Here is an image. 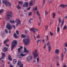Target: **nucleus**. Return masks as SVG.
<instances>
[{
	"instance_id": "1",
	"label": "nucleus",
	"mask_w": 67,
	"mask_h": 67,
	"mask_svg": "<svg viewBox=\"0 0 67 67\" xmlns=\"http://www.w3.org/2000/svg\"><path fill=\"white\" fill-rule=\"evenodd\" d=\"M23 42L26 45H27L30 44V38L29 36H27V39L24 38L23 40Z\"/></svg>"
},
{
	"instance_id": "2",
	"label": "nucleus",
	"mask_w": 67,
	"mask_h": 67,
	"mask_svg": "<svg viewBox=\"0 0 67 67\" xmlns=\"http://www.w3.org/2000/svg\"><path fill=\"white\" fill-rule=\"evenodd\" d=\"M2 2L5 4L6 7H10L11 4L10 2H7V0H3Z\"/></svg>"
},
{
	"instance_id": "3",
	"label": "nucleus",
	"mask_w": 67,
	"mask_h": 67,
	"mask_svg": "<svg viewBox=\"0 0 67 67\" xmlns=\"http://www.w3.org/2000/svg\"><path fill=\"white\" fill-rule=\"evenodd\" d=\"M17 44V41L16 40H14L13 41L12 43V46L11 47V50H13L15 46V45H16Z\"/></svg>"
},
{
	"instance_id": "4",
	"label": "nucleus",
	"mask_w": 67,
	"mask_h": 67,
	"mask_svg": "<svg viewBox=\"0 0 67 67\" xmlns=\"http://www.w3.org/2000/svg\"><path fill=\"white\" fill-rule=\"evenodd\" d=\"M33 54L35 59L37 57V56H38V53H37V50H36L33 52Z\"/></svg>"
},
{
	"instance_id": "5",
	"label": "nucleus",
	"mask_w": 67,
	"mask_h": 67,
	"mask_svg": "<svg viewBox=\"0 0 67 67\" xmlns=\"http://www.w3.org/2000/svg\"><path fill=\"white\" fill-rule=\"evenodd\" d=\"M30 31H32L33 33H36V31H37V32H38V30L37 29L35 28L34 27H32V28H30Z\"/></svg>"
},
{
	"instance_id": "6",
	"label": "nucleus",
	"mask_w": 67,
	"mask_h": 67,
	"mask_svg": "<svg viewBox=\"0 0 67 67\" xmlns=\"http://www.w3.org/2000/svg\"><path fill=\"white\" fill-rule=\"evenodd\" d=\"M16 23V26H18L19 24H21V21L18 19H16L15 21Z\"/></svg>"
},
{
	"instance_id": "7",
	"label": "nucleus",
	"mask_w": 67,
	"mask_h": 67,
	"mask_svg": "<svg viewBox=\"0 0 67 67\" xmlns=\"http://www.w3.org/2000/svg\"><path fill=\"white\" fill-rule=\"evenodd\" d=\"M26 59L27 62H30V61H31L32 59V56H28L26 57Z\"/></svg>"
},
{
	"instance_id": "8",
	"label": "nucleus",
	"mask_w": 67,
	"mask_h": 67,
	"mask_svg": "<svg viewBox=\"0 0 67 67\" xmlns=\"http://www.w3.org/2000/svg\"><path fill=\"white\" fill-rule=\"evenodd\" d=\"M13 14L12 13V12H10L9 13V14H7V19L8 20H10V17L11 18L12 17V15Z\"/></svg>"
},
{
	"instance_id": "9",
	"label": "nucleus",
	"mask_w": 67,
	"mask_h": 67,
	"mask_svg": "<svg viewBox=\"0 0 67 67\" xmlns=\"http://www.w3.org/2000/svg\"><path fill=\"white\" fill-rule=\"evenodd\" d=\"M50 43V42L49 41L47 43V45L48 46V51L49 52H51V46L50 45H49V44Z\"/></svg>"
},
{
	"instance_id": "10",
	"label": "nucleus",
	"mask_w": 67,
	"mask_h": 67,
	"mask_svg": "<svg viewBox=\"0 0 67 67\" xmlns=\"http://www.w3.org/2000/svg\"><path fill=\"white\" fill-rule=\"evenodd\" d=\"M6 27L9 30H10L11 29V25L9 23H8Z\"/></svg>"
},
{
	"instance_id": "11",
	"label": "nucleus",
	"mask_w": 67,
	"mask_h": 67,
	"mask_svg": "<svg viewBox=\"0 0 67 67\" xmlns=\"http://www.w3.org/2000/svg\"><path fill=\"white\" fill-rule=\"evenodd\" d=\"M21 62L20 61H18L17 65H20V67H23V64H21Z\"/></svg>"
},
{
	"instance_id": "12",
	"label": "nucleus",
	"mask_w": 67,
	"mask_h": 67,
	"mask_svg": "<svg viewBox=\"0 0 67 67\" xmlns=\"http://www.w3.org/2000/svg\"><path fill=\"white\" fill-rule=\"evenodd\" d=\"M25 3L26 5L24 4L23 6V7H28V3L25 2Z\"/></svg>"
},
{
	"instance_id": "13",
	"label": "nucleus",
	"mask_w": 67,
	"mask_h": 67,
	"mask_svg": "<svg viewBox=\"0 0 67 67\" xmlns=\"http://www.w3.org/2000/svg\"><path fill=\"white\" fill-rule=\"evenodd\" d=\"M8 50V48H7L5 47L2 49L3 52H5Z\"/></svg>"
},
{
	"instance_id": "14",
	"label": "nucleus",
	"mask_w": 67,
	"mask_h": 67,
	"mask_svg": "<svg viewBox=\"0 0 67 67\" xmlns=\"http://www.w3.org/2000/svg\"><path fill=\"white\" fill-rule=\"evenodd\" d=\"M2 58L0 59V60L2 59H3L4 58V56H5V54L3 53H2Z\"/></svg>"
},
{
	"instance_id": "15",
	"label": "nucleus",
	"mask_w": 67,
	"mask_h": 67,
	"mask_svg": "<svg viewBox=\"0 0 67 67\" xmlns=\"http://www.w3.org/2000/svg\"><path fill=\"white\" fill-rule=\"evenodd\" d=\"M24 53H29V50H27L26 48L25 47H24Z\"/></svg>"
},
{
	"instance_id": "16",
	"label": "nucleus",
	"mask_w": 67,
	"mask_h": 67,
	"mask_svg": "<svg viewBox=\"0 0 67 67\" xmlns=\"http://www.w3.org/2000/svg\"><path fill=\"white\" fill-rule=\"evenodd\" d=\"M55 53L56 54H59V49H56L55 51Z\"/></svg>"
},
{
	"instance_id": "17",
	"label": "nucleus",
	"mask_w": 67,
	"mask_h": 67,
	"mask_svg": "<svg viewBox=\"0 0 67 67\" xmlns=\"http://www.w3.org/2000/svg\"><path fill=\"white\" fill-rule=\"evenodd\" d=\"M11 56L10 55H9L8 56V58L9 60H10V61H12V58H11Z\"/></svg>"
},
{
	"instance_id": "18",
	"label": "nucleus",
	"mask_w": 67,
	"mask_h": 67,
	"mask_svg": "<svg viewBox=\"0 0 67 67\" xmlns=\"http://www.w3.org/2000/svg\"><path fill=\"white\" fill-rule=\"evenodd\" d=\"M9 41V39H6L4 41V44H5L7 42H8Z\"/></svg>"
},
{
	"instance_id": "19",
	"label": "nucleus",
	"mask_w": 67,
	"mask_h": 67,
	"mask_svg": "<svg viewBox=\"0 0 67 67\" xmlns=\"http://www.w3.org/2000/svg\"><path fill=\"white\" fill-rule=\"evenodd\" d=\"M67 5H64L63 4H61L60 5V7H62V8H65V7H67Z\"/></svg>"
},
{
	"instance_id": "20",
	"label": "nucleus",
	"mask_w": 67,
	"mask_h": 67,
	"mask_svg": "<svg viewBox=\"0 0 67 67\" xmlns=\"http://www.w3.org/2000/svg\"><path fill=\"white\" fill-rule=\"evenodd\" d=\"M33 5V1H31L29 3V5L30 6H31Z\"/></svg>"
},
{
	"instance_id": "21",
	"label": "nucleus",
	"mask_w": 67,
	"mask_h": 67,
	"mask_svg": "<svg viewBox=\"0 0 67 67\" xmlns=\"http://www.w3.org/2000/svg\"><path fill=\"white\" fill-rule=\"evenodd\" d=\"M64 20H63L62 23L61 25V27H63V26L64 25Z\"/></svg>"
},
{
	"instance_id": "22",
	"label": "nucleus",
	"mask_w": 67,
	"mask_h": 67,
	"mask_svg": "<svg viewBox=\"0 0 67 67\" xmlns=\"http://www.w3.org/2000/svg\"><path fill=\"white\" fill-rule=\"evenodd\" d=\"M56 15V14L55 13H53V19H55V16Z\"/></svg>"
},
{
	"instance_id": "23",
	"label": "nucleus",
	"mask_w": 67,
	"mask_h": 67,
	"mask_svg": "<svg viewBox=\"0 0 67 67\" xmlns=\"http://www.w3.org/2000/svg\"><path fill=\"white\" fill-rule=\"evenodd\" d=\"M61 18H58V21H59V24L60 23H61V22H62V21H61Z\"/></svg>"
},
{
	"instance_id": "24",
	"label": "nucleus",
	"mask_w": 67,
	"mask_h": 67,
	"mask_svg": "<svg viewBox=\"0 0 67 67\" xmlns=\"http://www.w3.org/2000/svg\"><path fill=\"white\" fill-rule=\"evenodd\" d=\"M14 37H15V38H16V37H18V36H16V34H15V33H14Z\"/></svg>"
},
{
	"instance_id": "25",
	"label": "nucleus",
	"mask_w": 67,
	"mask_h": 67,
	"mask_svg": "<svg viewBox=\"0 0 67 67\" xmlns=\"http://www.w3.org/2000/svg\"><path fill=\"white\" fill-rule=\"evenodd\" d=\"M62 55V58L61 59L62 60V61H63L64 59H63V57H64V54H61Z\"/></svg>"
},
{
	"instance_id": "26",
	"label": "nucleus",
	"mask_w": 67,
	"mask_h": 67,
	"mask_svg": "<svg viewBox=\"0 0 67 67\" xmlns=\"http://www.w3.org/2000/svg\"><path fill=\"white\" fill-rule=\"evenodd\" d=\"M59 30H60V28L59 27H58L57 28V33H58L59 31Z\"/></svg>"
},
{
	"instance_id": "27",
	"label": "nucleus",
	"mask_w": 67,
	"mask_h": 67,
	"mask_svg": "<svg viewBox=\"0 0 67 67\" xmlns=\"http://www.w3.org/2000/svg\"><path fill=\"white\" fill-rule=\"evenodd\" d=\"M17 62L16 60V59H14L13 60V62L14 64H15V63H16Z\"/></svg>"
},
{
	"instance_id": "28",
	"label": "nucleus",
	"mask_w": 67,
	"mask_h": 67,
	"mask_svg": "<svg viewBox=\"0 0 67 67\" xmlns=\"http://www.w3.org/2000/svg\"><path fill=\"white\" fill-rule=\"evenodd\" d=\"M1 34L3 36L4 35V32L3 31H2L1 32Z\"/></svg>"
},
{
	"instance_id": "29",
	"label": "nucleus",
	"mask_w": 67,
	"mask_h": 67,
	"mask_svg": "<svg viewBox=\"0 0 67 67\" xmlns=\"http://www.w3.org/2000/svg\"><path fill=\"white\" fill-rule=\"evenodd\" d=\"M26 35L23 34H22L21 35L22 37H26Z\"/></svg>"
},
{
	"instance_id": "30",
	"label": "nucleus",
	"mask_w": 67,
	"mask_h": 67,
	"mask_svg": "<svg viewBox=\"0 0 67 67\" xmlns=\"http://www.w3.org/2000/svg\"><path fill=\"white\" fill-rule=\"evenodd\" d=\"M21 49H20V48H18V51L19 53H21Z\"/></svg>"
},
{
	"instance_id": "31",
	"label": "nucleus",
	"mask_w": 67,
	"mask_h": 67,
	"mask_svg": "<svg viewBox=\"0 0 67 67\" xmlns=\"http://www.w3.org/2000/svg\"><path fill=\"white\" fill-rule=\"evenodd\" d=\"M4 10L3 9H2L1 10H0V14L2 13V12H3Z\"/></svg>"
},
{
	"instance_id": "32",
	"label": "nucleus",
	"mask_w": 67,
	"mask_h": 67,
	"mask_svg": "<svg viewBox=\"0 0 67 67\" xmlns=\"http://www.w3.org/2000/svg\"><path fill=\"white\" fill-rule=\"evenodd\" d=\"M64 50H65V51H64V53H65V54H66V52H67V48H64Z\"/></svg>"
},
{
	"instance_id": "33",
	"label": "nucleus",
	"mask_w": 67,
	"mask_h": 67,
	"mask_svg": "<svg viewBox=\"0 0 67 67\" xmlns=\"http://www.w3.org/2000/svg\"><path fill=\"white\" fill-rule=\"evenodd\" d=\"M67 29V26L65 25L63 27V30H65V29Z\"/></svg>"
},
{
	"instance_id": "34",
	"label": "nucleus",
	"mask_w": 67,
	"mask_h": 67,
	"mask_svg": "<svg viewBox=\"0 0 67 67\" xmlns=\"http://www.w3.org/2000/svg\"><path fill=\"white\" fill-rule=\"evenodd\" d=\"M26 54H23L22 53H21L20 54V56H25V55Z\"/></svg>"
},
{
	"instance_id": "35",
	"label": "nucleus",
	"mask_w": 67,
	"mask_h": 67,
	"mask_svg": "<svg viewBox=\"0 0 67 67\" xmlns=\"http://www.w3.org/2000/svg\"><path fill=\"white\" fill-rule=\"evenodd\" d=\"M9 21L11 23H15L14 21V20H13L12 21Z\"/></svg>"
},
{
	"instance_id": "36",
	"label": "nucleus",
	"mask_w": 67,
	"mask_h": 67,
	"mask_svg": "<svg viewBox=\"0 0 67 67\" xmlns=\"http://www.w3.org/2000/svg\"><path fill=\"white\" fill-rule=\"evenodd\" d=\"M17 8L18 9H19L21 8V7H20V6L19 5H18L17 7Z\"/></svg>"
},
{
	"instance_id": "37",
	"label": "nucleus",
	"mask_w": 67,
	"mask_h": 67,
	"mask_svg": "<svg viewBox=\"0 0 67 67\" xmlns=\"http://www.w3.org/2000/svg\"><path fill=\"white\" fill-rule=\"evenodd\" d=\"M36 13L38 16H40V14L39 13V12L38 11Z\"/></svg>"
},
{
	"instance_id": "38",
	"label": "nucleus",
	"mask_w": 67,
	"mask_h": 67,
	"mask_svg": "<svg viewBox=\"0 0 67 67\" xmlns=\"http://www.w3.org/2000/svg\"><path fill=\"white\" fill-rule=\"evenodd\" d=\"M32 15V12H30L29 14V16H30V15Z\"/></svg>"
},
{
	"instance_id": "39",
	"label": "nucleus",
	"mask_w": 67,
	"mask_h": 67,
	"mask_svg": "<svg viewBox=\"0 0 67 67\" xmlns=\"http://www.w3.org/2000/svg\"><path fill=\"white\" fill-rule=\"evenodd\" d=\"M40 35L38 34L37 36V38H40Z\"/></svg>"
},
{
	"instance_id": "40",
	"label": "nucleus",
	"mask_w": 67,
	"mask_h": 67,
	"mask_svg": "<svg viewBox=\"0 0 67 67\" xmlns=\"http://www.w3.org/2000/svg\"><path fill=\"white\" fill-rule=\"evenodd\" d=\"M23 2H21V1H19V4H21L23 3Z\"/></svg>"
},
{
	"instance_id": "41",
	"label": "nucleus",
	"mask_w": 67,
	"mask_h": 67,
	"mask_svg": "<svg viewBox=\"0 0 67 67\" xmlns=\"http://www.w3.org/2000/svg\"><path fill=\"white\" fill-rule=\"evenodd\" d=\"M45 0H43V5H44L45 4Z\"/></svg>"
},
{
	"instance_id": "42",
	"label": "nucleus",
	"mask_w": 67,
	"mask_h": 67,
	"mask_svg": "<svg viewBox=\"0 0 67 67\" xmlns=\"http://www.w3.org/2000/svg\"><path fill=\"white\" fill-rule=\"evenodd\" d=\"M49 33H50V34L51 35V36H53V34L52 33V32L51 31Z\"/></svg>"
},
{
	"instance_id": "43",
	"label": "nucleus",
	"mask_w": 67,
	"mask_h": 67,
	"mask_svg": "<svg viewBox=\"0 0 67 67\" xmlns=\"http://www.w3.org/2000/svg\"><path fill=\"white\" fill-rule=\"evenodd\" d=\"M16 33H17V35H19V31H18V30H16Z\"/></svg>"
},
{
	"instance_id": "44",
	"label": "nucleus",
	"mask_w": 67,
	"mask_h": 67,
	"mask_svg": "<svg viewBox=\"0 0 67 67\" xmlns=\"http://www.w3.org/2000/svg\"><path fill=\"white\" fill-rule=\"evenodd\" d=\"M34 38L35 40H36V37L35 36V35H34Z\"/></svg>"
},
{
	"instance_id": "45",
	"label": "nucleus",
	"mask_w": 67,
	"mask_h": 67,
	"mask_svg": "<svg viewBox=\"0 0 67 67\" xmlns=\"http://www.w3.org/2000/svg\"><path fill=\"white\" fill-rule=\"evenodd\" d=\"M37 10V7H36V8L34 9V10L35 11H36Z\"/></svg>"
},
{
	"instance_id": "46",
	"label": "nucleus",
	"mask_w": 67,
	"mask_h": 67,
	"mask_svg": "<svg viewBox=\"0 0 67 67\" xmlns=\"http://www.w3.org/2000/svg\"><path fill=\"white\" fill-rule=\"evenodd\" d=\"M37 63H38V62H39V58H38L37 59Z\"/></svg>"
},
{
	"instance_id": "47",
	"label": "nucleus",
	"mask_w": 67,
	"mask_h": 67,
	"mask_svg": "<svg viewBox=\"0 0 67 67\" xmlns=\"http://www.w3.org/2000/svg\"><path fill=\"white\" fill-rule=\"evenodd\" d=\"M64 45H65V47H67V43H65L64 44Z\"/></svg>"
},
{
	"instance_id": "48",
	"label": "nucleus",
	"mask_w": 67,
	"mask_h": 67,
	"mask_svg": "<svg viewBox=\"0 0 67 67\" xmlns=\"http://www.w3.org/2000/svg\"><path fill=\"white\" fill-rule=\"evenodd\" d=\"M46 30H47V28H48V26L47 25L45 27Z\"/></svg>"
},
{
	"instance_id": "49",
	"label": "nucleus",
	"mask_w": 67,
	"mask_h": 67,
	"mask_svg": "<svg viewBox=\"0 0 67 67\" xmlns=\"http://www.w3.org/2000/svg\"><path fill=\"white\" fill-rule=\"evenodd\" d=\"M20 48V49H23V47L20 46V48Z\"/></svg>"
},
{
	"instance_id": "50",
	"label": "nucleus",
	"mask_w": 67,
	"mask_h": 67,
	"mask_svg": "<svg viewBox=\"0 0 67 67\" xmlns=\"http://www.w3.org/2000/svg\"><path fill=\"white\" fill-rule=\"evenodd\" d=\"M46 15L48 14V12H46V11H45Z\"/></svg>"
},
{
	"instance_id": "51",
	"label": "nucleus",
	"mask_w": 67,
	"mask_h": 67,
	"mask_svg": "<svg viewBox=\"0 0 67 67\" xmlns=\"http://www.w3.org/2000/svg\"><path fill=\"white\" fill-rule=\"evenodd\" d=\"M5 31L6 33H8V30L6 29H5Z\"/></svg>"
},
{
	"instance_id": "52",
	"label": "nucleus",
	"mask_w": 67,
	"mask_h": 67,
	"mask_svg": "<svg viewBox=\"0 0 67 67\" xmlns=\"http://www.w3.org/2000/svg\"><path fill=\"white\" fill-rule=\"evenodd\" d=\"M41 42V40H38V41H37V43H38V42Z\"/></svg>"
},
{
	"instance_id": "53",
	"label": "nucleus",
	"mask_w": 67,
	"mask_h": 67,
	"mask_svg": "<svg viewBox=\"0 0 67 67\" xmlns=\"http://www.w3.org/2000/svg\"><path fill=\"white\" fill-rule=\"evenodd\" d=\"M30 7H29L27 9V10H29L30 9Z\"/></svg>"
},
{
	"instance_id": "54",
	"label": "nucleus",
	"mask_w": 67,
	"mask_h": 67,
	"mask_svg": "<svg viewBox=\"0 0 67 67\" xmlns=\"http://www.w3.org/2000/svg\"><path fill=\"white\" fill-rule=\"evenodd\" d=\"M46 37L47 39V41H48V36H47Z\"/></svg>"
},
{
	"instance_id": "55",
	"label": "nucleus",
	"mask_w": 67,
	"mask_h": 67,
	"mask_svg": "<svg viewBox=\"0 0 67 67\" xmlns=\"http://www.w3.org/2000/svg\"><path fill=\"white\" fill-rule=\"evenodd\" d=\"M42 41L43 42V43H44L45 42V40H44V39H43L42 40Z\"/></svg>"
},
{
	"instance_id": "56",
	"label": "nucleus",
	"mask_w": 67,
	"mask_h": 67,
	"mask_svg": "<svg viewBox=\"0 0 67 67\" xmlns=\"http://www.w3.org/2000/svg\"><path fill=\"white\" fill-rule=\"evenodd\" d=\"M59 59V57H58V56H57V59Z\"/></svg>"
},
{
	"instance_id": "57",
	"label": "nucleus",
	"mask_w": 67,
	"mask_h": 67,
	"mask_svg": "<svg viewBox=\"0 0 67 67\" xmlns=\"http://www.w3.org/2000/svg\"><path fill=\"white\" fill-rule=\"evenodd\" d=\"M45 48H46V45H45H45L44 46V47H43V48H44V49H45Z\"/></svg>"
},
{
	"instance_id": "58",
	"label": "nucleus",
	"mask_w": 67,
	"mask_h": 67,
	"mask_svg": "<svg viewBox=\"0 0 67 67\" xmlns=\"http://www.w3.org/2000/svg\"><path fill=\"white\" fill-rule=\"evenodd\" d=\"M63 67H67V66H66V65H65V64L64 65H63Z\"/></svg>"
},
{
	"instance_id": "59",
	"label": "nucleus",
	"mask_w": 67,
	"mask_h": 67,
	"mask_svg": "<svg viewBox=\"0 0 67 67\" xmlns=\"http://www.w3.org/2000/svg\"><path fill=\"white\" fill-rule=\"evenodd\" d=\"M48 3H51V1H48Z\"/></svg>"
},
{
	"instance_id": "60",
	"label": "nucleus",
	"mask_w": 67,
	"mask_h": 67,
	"mask_svg": "<svg viewBox=\"0 0 67 67\" xmlns=\"http://www.w3.org/2000/svg\"><path fill=\"white\" fill-rule=\"evenodd\" d=\"M6 46H7V47H9V45L8 44H6Z\"/></svg>"
},
{
	"instance_id": "61",
	"label": "nucleus",
	"mask_w": 67,
	"mask_h": 67,
	"mask_svg": "<svg viewBox=\"0 0 67 67\" xmlns=\"http://www.w3.org/2000/svg\"><path fill=\"white\" fill-rule=\"evenodd\" d=\"M21 16H23V14H21L20 15Z\"/></svg>"
},
{
	"instance_id": "62",
	"label": "nucleus",
	"mask_w": 67,
	"mask_h": 67,
	"mask_svg": "<svg viewBox=\"0 0 67 67\" xmlns=\"http://www.w3.org/2000/svg\"><path fill=\"white\" fill-rule=\"evenodd\" d=\"M31 20H29V23H30V24H31Z\"/></svg>"
},
{
	"instance_id": "63",
	"label": "nucleus",
	"mask_w": 67,
	"mask_h": 67,
	"mask_svg": "<svg viewBox=\"0 0 67 67\" xmlns=\"http://www.w3.org/2000/svg\"><path fill=\"white\" fill-rule=\"evenodd\" d=\"M10 67H13V66L12 65H10Z\"/></svg>"
},
{
	"instance_id": "64",
	"label": "nucleus",
	"mask_w": 67,
	"mask_h": 67,
	"mask_svg": "<svg viewBox=\"0 0 67 67\" xmlns=\"http://www.w3.org/2000/svg\"><path fill=\"white\" fill-rule=\"evenodd\" d=\"M13 27L14 28H15V26H14V25H13Z\"/></svg>"
}]
</instances>
